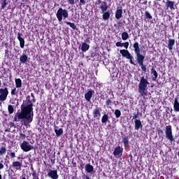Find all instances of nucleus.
<instances>
[{
	"label": "nucleus",
	"mask_w": 179,
	"mask_h": 179,
	"mask_svg": "<svg viewBox=\"0 0 179 179\" xmlns=\"http://www.w3.org/2000/svg\"><path fill=\"white\" fill-rule=\"evenodd\" d=\"M51 163H52L53 164H55V159H51Z\"/></svg>",
	"instance_id": "49"
},
{
	"label": "nucleus",
	"mask_w": 179,
	"mask_h": 179,
	"mask_svg": "<svg viewBox=\"0 0 179 179\" xmlns=\"http://www.w3.org/2000/svg\"><path fill=\"white\" fill-rule=\"evenodd\" d=\"M176 2L174 1H171L170 0H166V9H171V10H174V9H176L174 8V5H175Z\"/></svg>",
	"instance_id": "18"
},
{
	"label": "nucleus",
	"mask_w": 179,
	"mask_h": 179,
	"mask_svg": "<svg viewBox=\"0 0 179 179\" xmlns=\"http://www.w3.org/2000/svg\"><path fill=\"white\" fill-rule=\"evenodd\" d=\"M33 103H36V98L34 94L31 93V96L28 95L26 100L23 101L21 105V110L16 113L13 121L19 122L21 120L22 125L27 127V128L30 127V124L33 122V118L34 117Z\"/></svg>",
	"instance_id": "1"
},
{
	"label": "nucleus",
	"mask_w": 179,
	"mask_h": 179,
	"mask_svg": "<svg viewBox=\"0 0 179 179\" xmlns=\"http://www.w3.org/2000/svg\"><path fill=\"white\" fill-rule=\"evenodd\" d=\"M20 148L23 152H30V150H33V149H34V146L30 145V143L26 141H24L21 143Z\"/></svg>",
	"instance_id": "8"
},
{
	"label": "nucleus",
	"mask_w": 179,
	"mask_h": 179,
	"mask_svg": "<svg viewBox=\"0 0 179 179\" xmlns=\"http://www.w3.org/2000/svg\"><path fill=\"white\" fill-rule=\"evenodd\" d=\"M93 117L96 120H100V117H101V108H96L93 112Z\"/></svg>",
	"instance_id": "10"
},
{
	"label": "nucleus",
	"mask_w": 179,
	"mask_h": 179,
	"mask_svg": "<svg viewBox=\"0 0 179 179\" xmlns=\"http://www.w3.org/2000/svg\"><path fill=\"white\" fill-rule=\"evenodd\" d=\"M157 133L159 136H163L164 131L162 129H158Z\"/></svg>",
	"instance_id": "42"
},
{
	"label": "nucleus",
	"mask_w": 179,
	"mask_h": 179,
	"mask_svg": "<svg viewBox=\"0 0 179 179\" xmlns=\"http://www.w3.org/2000/svg\"><path fill=\"white\" fill-rule=\"evenodd\" d=\"M111 104H113V101H111L110 99H106V105L108 106H111Z\"/></svg>",
	"instance_id": "40"
},
{
	"label": "nucleus",
	"mask_w": 179,
	"mask_h": 179,
	"mask_svg": "<svg viewBox=\"0 0 179 179\" xmlns=\"http://www.w3.org/2000/svg\"><path fill=\"white\" fill-rule=\"evenodd\" d=\"M48 176L52 179H58L59 177L57 170H50L48 173Z\"/></svg>",
	"instance_id": "11"
},
{
	"label": "nucleus",
	"mask_w": 179,
	"mask_h": 179,
	"mask_svg": "<svg viewBox=\"0 0 179 179\" xmlns=\"http://www.w3.org/2000/svg\"><path fill=\"white\" fill-rule=\"evenodd\" d=\"M138 118H139V112L133 115V120H135L136 121V120H139Z\"/></svg>",
	"instance_id": "41"
},
{
	"label": "nucleus",
	"mask_w": 179,
	"mask_h": 179,
	"mask_svg": "<svg viewBox=\"0 0 179 179\" xmlns=\"http://www.w3.org/2000/svg\"><path fill=\"white\" fill-rule=\"evenodd\" d=\"M143 3L144 5H146V3H148V1H145Z\"/></svg>",
	"instance_id": "51"
},
{
	"label": "nucleus",
	"mask_w": 179,
	"mask_h": 179,
	"mask_svg": "<svg viewBox=\"0 0 179 179\" xmlns=\"http://www.w3.org/2000/svg\"><path fill=\"white\" fill-rule=\"evenodd\" d=\"M94 170V168L93 167V165H91L90 164H87L85 165V171H87V173H93Z\"/></svg>",
	"instance_id": "23"
},
{
	"label": "nucleus",
	"mask_w": 179,
	"mask_h": 179,
	"mask_svg": "<svg viewBox=\"0 0 179 179\" xmlns=\"http://www.w3.org/2000/svg\"><path fill=\"white\" fill-rule=\"evenodd\" d=\"M165 135L166 138L169 141V142H174V136H173V127L171 125L166 126Z\"/></svg>",
	"instance_id": "6"
},
{
	"label": "nucleus",
	"mask_w": 179,
	"mask_h": 179,
	"mask_svg": "<svg viewBox=\"0 0 179 179\" xmlns=\"http://www.w3.org/2000/svg\"><path fill=\"white\" fill-rule=\"evenodd\" d=\"M115 45L116 47H124L125 49L120 50V54H121L122 57L127 58V59H129V62L130 64H131V65H136L135 62L133 60L134 56H132L129 51H128V47H129V42H117L115 43Z\"/></svg>",
	"instance_id": "3"
},
{
	"label": "nucleus",
	"mask_w": 179,
	"mask_h": 179,
	"mask_svg": "<svg viewBox=\"0 0 179 179\" xmlns=\"http://www.w3.org/2000/svg\"><path fill=\"white\" fill-rule=\"evenodd\" d=\"M3 165L2 163L0 162V170H2V169H3Z\"/></svg>",
	"instance_id": "46"
},
{
	"label": "nucleus",
	"mask_w": 179,
	"mask_h": 179,
	"mask_svg": "<svg viewBox=\"0 0 179 179\" xmlns=\"http://www.w3.org/2000/svg\"><path fill=\"white\" fill-rule=\"evenodd\" d=\"M11 166L13 169H15V170H22V162H13Z\"/></svg>",
	"instance_id": "19"
},
{
	"label": "nucleus",
	"mask_w": 179,
	"mask_h": 179,
	"mask_svg": "<svg viewBox=\"0 0 179 179\" xmlns=\"http://www.w3.org/2000/svg\"><path fill=\"white\" fill-rule=\"evenodd\" d=\"M103 15H102V19L103 20H108V19H110V12L109 11H104L102 12Z\"/></svg>",
	"instance_id": "28"
},
{
	"label": "nucleus",
	"mask_w": 179,
	"mask_h": 179,
	"mask_svg": "<svg viewBox=\"0 0 179 179\" xmlns=\"http://www.w3.org/2000/svg\"><path fill=\"white\" fill-rule=\"evenodd\" d=\"M173 110L176 111V113H179V102L178 98L174 99Z\"/></svg>",
	"instance_id": "21"
},
{
	"label": "nucleus",
	"mask_w": 179,
	"mask_h": 179,
	"mask_svg": "<svg viewBox=\"0 0 179 179\" xmlns=\"http://www.w3.org/2000/svg\"><path fill=\"white\" fill-rule=\"evenodd\" d=\"M2 85V83L1 82V80H0V86Z\"/></svg>",
	"instance_id": "53"
},
{
	"label": "nucleus",
	"mask_w": 179,
	"mask_h": 179,
	"mask_svg": "<svg viewBox=\"0 0 179 179\" xmlns=\"http://www.w3.org/2000/svg\"><path fill=\"white\" fill-rule=\"evenodd\" d=\"M151 71V75H153L152 78V80L153 82H155L156 79H157L159 74L157 73V71H156V69H155L154 66H152L150 69Z\"/></svg>",
	"instance_id": "16"
},
{
	"label": "nucleus",
	"mask_w": 179,
	"mask_h": 179,
	"mask_svg": "<svg viewBox=\"0 0 179 179\" xmlns=\"http://www.w3.org/2000/svg\"><path fill=\"white\" fill-rule=\"evenodd\" d=\"M150 85V83L148 80V78H145V76L141 78L140 82L138 83V92L141 97L148 96V86Z\"/></svg>",
	"instance_id": "4"
},
{
	"label": "nucleus",
	"mask_w": 179,
	"mask_h": 179,
	"mask_svg": "<svg viewBox=\"0 0 179 179\" xmlns=\"http://www.w3.org/2000/svg\"><path fill=\"white\" fill-rule=\"evenodd\" d=\"M56 17L58 22H62V19H64V20L68 19V17H69L68 10L59 8L56 13Z\"/></svg>",
	"instance_id": "5"
},
{
	"label": "nucleus",
	"mask_w": 179,
	"mask_h": 179,
	"mask_svg": "<svg viewBox=\"0 0 179 179\" xmlns=\"http://www.w3.org/2000/svg\"><path fill=\"white\" fill-rule=\"evenodd\" d=\"M115 115L117 118H120L121 117V110L119 109L115 110Z\"/></svg>",
	"instance_id": "37"
},
{
	"label": "nucleus",
	"mask_w": 179,
	"mask_h": 179,
	"mask_svg": "<svg viewBox=\"0 0 179 179\" xmlns=\"http://www.w3.org/2000/svg\"><path fill=\"white\" fill-rule=\"evenodd\" d=\"M89 48H90V45L86 43H83L81 45V50L83 52H86V51H89Z\"/></svg>",
	"instance_id": "25"
},
{
	"label": "nucleus",
	"mask_w": 179,
	"mask_h": 179,
	"mask_svg": "<svg viewBox=\"0 0 179 179\" xmlns=\"http://www.w3.org/2000/svg\"><path fill=\"white\" fill-rule=\"evenodd\" d=\"M93 94H94V90H89L87 93L85 94V100H87V101H90L92 97H93Z\"/></svg>",
	"instance_id": "14"
},
{
	"label": "nucleus",
	"mask_w": 179,
	"mask_h": 179,
	"mask_svg": "<svg viewBox=\"0 0 179 179\" xmlns=\"http://www.w3.org/2000/svg\"><path fill=\"white\" fill-rule=\"evenodd\" d=\"M8 110L9 114H13V113H15V108H13V106L12 105H8Z\"/></svg>",
	"instance_id": "32"
},
{
	"label": "nucleus",
	"mask_w": 179,
	"mask_h": 179,
	"mask_svg": "<svg viewBox=\"0 0 179 179\" xmlns=\"http://www.w3.org/2000/svg\"><path fill=\"white\" fill-rule=\"evenodd\" d=\"M176 45V40L175 39H169L167 48L169 51H173V47Z\"/></svg>",
	"instance_id": "17"
},
{
	"label": "nucleus",
	"mask_w": 179,
	"mask_h": 179,
	"mask_svg": "<svg viewBox=\"0 0 179 179\" xmlns=\"http://www.w3.org/2000/svg\"><path fill=\"white\" fill-rule=\"evenodd\" d=\"M55 132L56 134V136H61L64 134V129L60 128L59 129H55Z\"/></svg>",
	"instance_id": "29"
},
{
	"label": "nucleus",
	"mask_w": 179,
	"mask_h": 179,
	"mask_svg": "<svg viewBox=\"0 0 179 179\" xmlns=\"http://www.w3.org/2000/svg\"><path fill=\"white\" fill-rule=\"evenodd\" d=\"M9 94V90L8 87L0 88V101H6Z\"/></svg>",
	"instance_id": "7"
},
{
	"label": "nucleus",
	"mask_w": 179,
	"mask_h": 179,
	"mask_svg": "<svg viewBox=\"0 0 179 179\" xmlns=\"http://www.w3.org/2000/svg\"><path fill=\"white\" fill-rule=\"evenodd\" d=\"M158 1H162V0H158Z\"/></svg>",
	"instance_id": "54"
},
{
	"label": "nucleus",
	"mask_w": 179,
	"mask_h": 179,
	"mask_svg": "<svg viewBox=\"0 0 179 179\" xmlns=\"http://www.w3.org/2000/svg\"><path fill=\"white\" fill-rule=\"evenodd\" d=\"M113 104H114L115 106H118V101H117L116 103L115 101H113Z\"/></svg>",
	"instance_id": "48"
},
{
	"label": "nucleus",
	"mask_w": 179,
	"mask_h": 179,
	"mask_svg": "<svg viewBox=\"0 0 179 179\" xmlns=\"http://www.w3.org/2000/svg\"><path fill=\"white\" fill-rule=\"evenodd\" d=\"M1 9H5L6 5H8V0H1Z\"/></svg>",
	"instance_id": "33"
},
{
	"label": "nucleus",
	"mask_w": 179,
	"mask_h": 179,
	"mask_svg": "<svg viewBox=\"0 0 179 179\" xmlns=\"http://www.w3.org/2000/svg\"><path fill=\"white\" fill-rule=\"evenodd\" d=\"M122 152H124V148H121V146L118 145L117 147H116L113 151V155L115 157L116 156H122Z\"/></svg>",
	"instance_id": "12"
},
{
	"label": "nucleus",
	"mask_w": 179,
	"mask_h": 179,
	"mask_svg": "<svg viewBox=\"0 0 179 179\" xmlns=\"http://www.w3.org/2000/svg\"><path fill=\"white\" fill-rule=\"evenodd\" d=\"M10 156L11 159H15V157H16V154L15 153V152H10Z\"/></svg>",
	"instance_id": "44"
},
{
	"label": "nucleus",
	"mask_w": 179,
	"mask_h": 179,
	"mask_svg": "<svg viewBox=\"0 0 179 179\" xmlns=\"http://www.w3.org/2000/svg\"><path fill=\"white\" fill-rule=\"evenodd\" d=\"M79 5H80V6H82L83 5H86V1L85 0H80Z\"/></svg>",
	"instance_id": "43"
},
{
	"label": "nucleus",
	"mask_w": 179,
	"mask_h": 179,
	"mask_svg": "<svg viewBox=\"0 0 179 179\" xmlns=\"http://www.w3.org/2000/svg\"><path fill=\"white\" fill-rule=\"evenodd\" d=\"M65 24H67V26H69L73 30H79V28L76 27V24L73 22H68V21H64Z\"/></svg>",
	"instance_id": "22"
},
{
	"label": "nucleus",
	"mask_w": 179,
	"mask_h": 179,
	"mask_svg": "<svg viewBox=\"0 0 179 179\" xmlns=\"http://www.w3.org/2000/svg\"><path fill=\"white\" fill-rule=\"evenodd\" d=\"M22 36H23V34L18 32L17 38L20 41V48H24V38H22Z\"/></svg>",
	"instance_id": "13"
},
{
	"label": "nucleus",
	"mask_w": 179,
	"mask_h": 179,
	"mask_svg": "<svg viewBox=\"0 0 179 179\" xmlns=\"http://www.w3.org/2000/svg\"><path fill=\"white\" fill-rule=\"evenodd\" d=\"M15 87L17 89H20V87H22V79L20 78H15Z\"/></svg>",
	"instance_id": "27"
},
{
	"label": "nucleus",
	"mask_w": 179,
	"mask_h": 179,
	"mask_svg": "<svg viewBox=\"0 0 179 179\" xmlns=\"http://www.w3.org/2000/svg\"><path fill=\"white\" fill-rule=\"evenodd\" d=\"M85 179H92V178H90V177H89V176H85Z\"/></svg>",
	"instance_id": "50"
},
{
	"label": "nucleus",
	"mask_w": 179,
	"mask_h": 179,
	"mask_svg": "<svg viewBox=\"0 0 179 179\" xmlns=\"http://www.w3.org/2000/svg\"><path fill=\"white\" fill-rule=\"evenodd\" d=\"M133 48L134 49V52L136 55V59L139 66H141V71H143V72H146V65L143 64V62H145V55L141 53V48H139V43L135 42L133 45Z\"/></svg>",
	"instance_id": "2"
},
{
	"label": "nucleus",
	"mask_w": 179,
	"mask_h": 179,
	"mask_svg": "<svg viewBox=\"0 0 179 179\" xmlns=\"http://www.w3.org/2000/svg\"><path fill=\"white\" fill-rule=\"evenodd\" d=\"M107 121H108V115L104 114L102 116L101 122H102V124H107Z\"/></svg>",
	"instance_id": "30"
},
{
	"label": "nucleus",
	"mask_w": 179,
	"mask_h": 179,
	"mask_svg": "<svg viewBox=\"0 0 179 179\" xmlns=\"http://www.w3.org/2000/svg\"><path fill=\"white\" fill-rule=\"evenodd\" d=\"M32 177L33 178L32 179H40L38 178V175L37 174L36 171H34L33 173H32Z\"/></svg>",
	"instance_id": "39"
},
{
	"label": "nucleus",
	"mask_w": 179,
	"mask_h": 179,
	"mask_svg": "<svg viewBox=\"0 0 179 179\" xmlns=\"http://www.w3.org/2000/svg\"><path fill=\"white\" fill-rule=\"evenodd\" d=\"M16 89H17L16 87L11 90L10 94L12 97L13 96H17V92H16Z\"/></svg>",
	"instance_id": "36"
},
{
	"label": "nucleus",
	"mask_w": 179,
	"mask_h": 179,
	"mask_svg": "<svg viewBox=\"0 0 179 179\" xmlns=\"http://www.w3.org/2000/svg\"><path fill=\"white\" fill-rule=\"evenodd\" d=\"M69 5H75V0H67Z\"/></svg>",
	"instance_id": "45"
},
{
	"label": "nucleus",
	"mask_w": 179,
	"mask_h": 179,
	"mask_svg": "<svg viewBox=\"0 0 179 179\" xmlns=\"http://www.w3.org/2000/svg\"><path fill=\"white\" fill-rule=\"evenodd\" d=\"M15 52H17L19 54V52H20V50L19 49H15Z\"/></svg>",
	"instance_id": "47"
},
{
	"label": "nucleus",
	"mask_w": 179,
	"mask_h": 179,
	"mask_svg": "<svg viewBox=\"0 0 179 179\" xmlns=\"http://www.w3.org/2000/svg\"><path fill=\"white\" fill-rule=\"evenodd\" d=\"M6 153V147H1L0 148V156H3Z\"/></svg>",
	"instance_id": "34"
},
{
	"label": "nucleus",
	"mask_w": 179,
	"mask_h": 179,
	"mask_svg": "<svg viewBox=\"0 0 179 179\" xmlns=\"http://www.w3.org/2000/svg\"><path fill=\"white\" fill-rule=\"evenodd\" d=\"M0 179H2V175L0 174Z\"/></svg>",
	"instance_id": "52"
},
{
	"label": "nucleus",
	"mask_w": 179,
	"mask_h": 179,
	"mask_svg": "<svg viewBox=\"0 0 179 179\" xmlns=\"http://www.w3.org/2000/svg\"><path fill=\"white\" fill-rule=\"evenodd\" d=\"M19 135H20L19 138L21 141H24V139H26V134H24L22 132H20Z\"/></svg>",
	"instance_id": "38"
},
{
	"label": "nucleus",
	"mask_w": 179,
	"mask_h": 179,
	"mask_svg": "<svg viewBox=\"0 0 179 179\" xmlns=\"http://www.w3.org/2000/svg\"><path fill=\"white\" fill-rule=\"evenodd\" d=\"M129 38V34H128V32H122V39L125 41L126 40Z\"/></svg>",
	"instance_id": "31"
},
{
	"label": "nucleus",
	"mask_w": 179,
	"mask_h": 179,
	"mask_svg": "<svg viewBox=\"0 0 179 179\" xmlns=\"http://www.w3.org/2000/svg\"><path fill=\"white\" fill-rule=\"evenodd\" d=\"M134 128L136 131H139V129H142V128H143V124H142L141 120H136L134 121Z\"/></svg>",
	"instance_id": "15"
},
{
	"label": "nucleus",
	"mask_w": 179,
	"mask_h": 179,
	"mask_svg": "<svg viewBox=\"0 0 179 179\" xmlns=\"http://www.w3.org/2000/svg\"><path fill=\"white\" fill-rule=\"evenodd\" d=\"M98 8L101 9V12H107L108 10V6H107V2L106 1H101V0H98Z\"/></svg>",
	"instance_id": "9"
},
{
	"label": "nucleus",
	"mask_w": 179,
	"mask_h": 179,
	"mask_svg": "<svg viewBox=\"0 0 179 179\" xmlns=\"http://www.w3.org/2000/svg\"><path fill=\"white\" fill-rule=\"evenodd\" d=\"M122 142L124 143V148H127L128 146H129V137H128V136L123 137Z\"/></svg>",
	"instance_id": "26"
},
{
	"label": "nucleus",
	"mask_w": 179,
	"mask_h": 179,
	"mask_svg": "<svg viewBox=\"0 0 179 179\" xmlns=\"http://www.w3.org/2000/svg\"><path fill=\"white\" fill-rule=\"evenodd\" d=\"M120 17H122V9L117 8L115 12V19L120 20Z\"/></svg>",
	"instance_id": "24"
},
{
	"label": "nucleus",
	"mask_w": 179,
	"mask_h": 179,
	"mask_svg": "<svg viewBox=\"0 0 179 179\" xmlns=\"http://www.w3.org/2000/svg\"><path fill=\"white\" fill-rule=\"evenodd\" d=\"M29 61V57L27 55L23 53L20 57V62L21 64H26Z\"/></svg>",
	"instance_id": "20"
},
{
	"label": "nucleus",
	"mask_w": 179,
	"mask_h": 179,
	"mask_svg": "<svg viewBox=\"0 0 179 179\" xmlns=\"http://www.w3.org/2000/svg\"><path fill=\"white\" fill-rule=\"evenodd\" d=\"M145 16L148 20H150L153 17H152V15H150V13H149L148 11H145Z\"/></svg>",
	"instance_id": "35"
}]
</instances>
